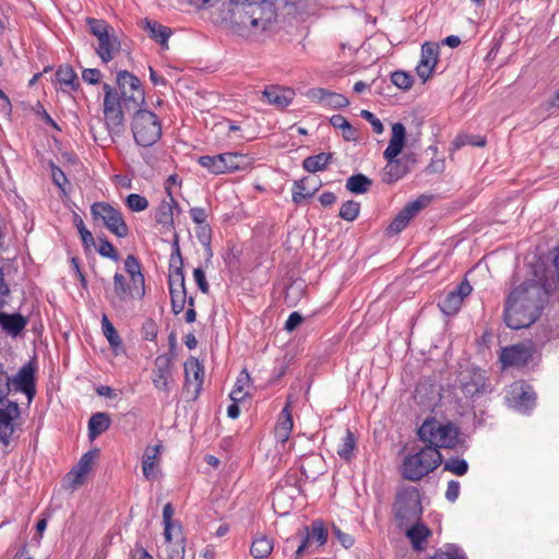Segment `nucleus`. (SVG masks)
Returning <instances> with one entry per match:
<instances>
[{"label":"nucleus","mask_w":559,"mask_h":559,"mask_svg":"<svg viewBox=\"0 0 559 559\" xmlns=\"http://www.w3.org/2000/svg\"><path fill=\"white\" fill-rule=\"evenodd\" d=\"M118 99L127 111L136 110L145 103L141 81L127 70L117 73Z\"/></svg>","instance_id":"obj_11"},{"label":"nucleus","mask_w":559,"mask_h":559,"mask_svg":"<svg viewBox=\"0 0 559 559\" xmlns=\"http://www.w3.org/2000/svg\"><path fill=\"white\" fill-rule=\"evenodd\" d=\"M277 427L287 429L289 431L293 430L294 424H293V417L290 412V402L287 401L284 408L282 409L278 419H277Z\"/></svg>","instance_id":"obj_51"},{"label":"nucleus","mask_w":559,"mask_h":559,"mask_svg":"<svg viewBox=\"0 0 559 559\" xmlns=\"http://www.w3.org/2000/svg\"><path fill=\"white\" fill-rule=\"evenodd\" d=\"M330 123L336 129H342L343 131H352V124L342 115H333L330 118Z\"/></svg>","instance_id":"obj_63"},{"label":"nucleus","mask_w":559,"mask_h":559,"mask_svg":"<svg viewBox=\"0 0 559 559\" xmlns=\"http://www.w3.org/2000/svg\"><path fill=\"white\" fill-rule=\"evenodd\" d=\"M51 179L61 190H64V186L69 183L62 169L53 164L51 165Z\"/></svg>","instance_id":"obj_58"},{"label":"nucleus","mask_w":559,"mask_h":559,"mask_svg":"<svg viewBox=\"0 0 559 559\" xmlns=\"http://www.w3.org/2000/svg\"><path fill=\"white\" fill-rule=\"evenodd\" d=\"M406 130L403 123L396 122L392 126V135L389 145L383 152L386 165L383 168L382 181L392 185L402 179L409 170L411 164L415 163L413 155L397 157L405 145Z\"/></svg>","instance_id":"obj_3"},{"label":"nucleus","mask_w":559,"mask_h":559,"mask_svg":"<svg viewBox=\"0 0 559 559\" xmlns=\"http://www.w3.org/2000/svg\"><path fill=\"white\" fill-rule=\"evenodd\" d=\"M309 534L310 538L316 539L319 546H323L328 540V530L322 521L312 522Z\"/></svg>","instance_id":"obj_46"},{"label":"nucleus","mask_w":559,"mask_h":559,"mask_svg":"<svg viewBox=\"0 0 559 559\" xmlns=\"http://www.w3.org/2000/svg\"><path fill=\"white\" fill-rule=\"evenodd\" d=\"M547 296V289L535 280L522 283L510 293L507 299L506 324L513 330L533 324L540 316Z\"/></svg>","instance_id":"obj_2"},{"label":"nucleus","mask_w":559,"mask_h":559,"mask_svg":"<svg viewBox=\"0 0 559 559\" xmlns=\"http://www.w3.org/2000/svg\"><path fill=\"white\" fill-rule=\"evenodd\" d=\"M227 158H229V173L245 170L251 165V158L245 154L227 152Z\"/></svg>","instance_id":"obj_39"},{"label":"nucleus","mask_w":559,"mask_h":559,"mask_svg":"<svg viewBox=\"0 0 559 559\" xmlns=\"http://www.w3.org/2000/svg\"><path fill=\"white\" fill-rule=\"evenodd\" d=\"M349 105V100L342 94L328 91L324 107L341 109Z\"/></svg>","instance_id":"obj_45"},{"label":"nucleus","mask_w":559,"mask_h":559,"mask_svg":"<svg viewBox=\"0 0 559 559\" xmlns=\"http://www.w3.org/2000/svg\"><path fill=\"white\" fill-rule=\"evenodd\" d=\"M124 270L128 273L131 282L145 285L144 275L141 271V263L135 255L129 254L127 257L124 260ZM135 287L139 288V285Z\"/></svg>","instance_id":"obj_34"},{"label":"nucleus","mask_w":559,"mask_h":559,"mask_svg":"<svg viewBox=\"0 0 559 559\" xmlns=\"http://www.w3.org/2000/svg\"><path fill=\"white\" fill-rule=\"evenodd\" d=\"M530 358V352L523 345H514L502 349L500 360L504 366H520Z\"/></svg>","instance_id":"obj_26"},{"label":"nucleus","mask_w":559,"mask_h":559,"mask_svg":"<svg viewBox=\"0 0 559 559\" xmlns=\"http://www.w3.org/2000/svg\"><path fill=\"white\" fill-rule=\"evenodd\" d=\"M473 288L467 281H463L454 290L449 292L438 302L440 310L447 314H455L463 302V299L472 293Z\"/></svg>","instance_id":"obj_17"},{"label":"nucleus","mask_w":559,"mask_h":559,"mask_svg":"<svg viewBox=\"0 0 559 559\" xmlns=\"http://www.w3.org/2000/svg\"><path fill=\"white\" fill-rule=\"evenodd\" d=\"M111 418L107 413L98 412L91 416L88 420V438L90 440L96 439L98 436L109 429Z\"/></svg>","instance_id":"obj_28"},{"label":"nucleus","mask_w":559,"mask_h":559,"mask_svg":"<svg viewBox=\"0 0 559 559\" xmlns=\"http://www.w3.org/2000/svg\"><path fill=\"white\" fill-rule=\"evenodd\" d=\"M87 474L88 473L86 471L81 469L75 464L66 476V479L68 481L67 488L76 489L78 487L83 485Z\"/></svg>","instance_id":"obj_41"},{"label":"nucleus","mask_w":559,"mask_h":559,"mask_svg":"<svg viewBox=\"0 0 559 559\" xmlns=\"http://www.w3.org/2000/svg\"><path fill=\"white\" fill-rule=\"evenodd\" d=\"M326 93H328V90L317 87V88L309 90L306 95L310 100L316 102V103L320 104L322 107H324Z\"/></svg>","instance_id":"obj_59"},{"label":"nucleus","mask_w":559,"mask_h":559,"mask_svg":"<svg viewBox=\"0 0 559 559\" xmlns=\"http://www.w3.org/2000/svg\"><path fill=\"white\" fill-rule=\"evenodd\" d=\"M98 39V48L96 53L99 56L104 63H108L114 59L115 52L120 49V41L114 33L108 32Z\"/></svg>","instance_id":"obj_25"},{"label":"nucleus","mask_w":559,"mask_h":559,"mask_svg":"<svg viewBox=\"0 0 559 559\" xmlns=\"http://www.w3.org/2000/svg\"><path fill=\"white\" fill-rule=\"evenodd\" d=\"M21 411L16 402L5 399L0 403V442L9 445L12 435L15 431L14 419L20 417Z\"/></svg>","instance_id":"obj_15"},{"label":"nucleus","mask_w":559,"mask_h":559,"mask_svg":"<svg viewBox=\"0 0 559 559\" xmlns=\"http://www.w3.org/2000/svg\"><path fill=\"white\" fill-rule=\"evenodd\" d=\"M444 471H449L457 476H463L468 471V464L465 460L460 457H450L443 466Z\"/></svg>","instance_id":"obj_44"},{"label":"nucleus","mask_w":559,"mask_h":559,"mask_svg":"<svg viewBox=\"0 0 559 559\" xmlns=\"http://www.w3.org/2000/svg\"><path fill=\"white\" fill-rule=\"evenodd\" d=\"M98 456V450L97 449H94V450H91V451H87L86 453H84L81 459L79 460V462L76 463V465L81 468V469H84L86 471L87 473L91 472L92 467H93V464L95 463V460L97 459Z\"/></svg>","instance_id":"obj_53"},{"label":"nucleus","mask_w":559,"mask_h":559,"mask_svg":"<svg viewBox=\"0 0 559 559\" xmlns=\"http://www.w3.org/2000/svg\"><path fill=\"white\" fill-rule=\"evenodd\" d=\"M273 550V542L266 536H259L253 539L250 548V554L255 559H264L270 556Z\"/></svg>","instance_id":"obj_33"},{"label":"nucleus","mask_w":559,"mask_h":559,"mask_svg":"<svg viewBox=\"0 0 559 559\" xmlns=\"http://www.w3.org/2000/svg\"><path fill=\"white\" fill-rule=\"evenodd\" d=\"M169 354L160 355L155 359L153 370L154 385L159 390H168V380L171 378V356L175 352V331L168 335Z\"/></svg>","instance_id":"obj_14"},{"label":"nucleus","mask_w":559,"mask_h":559,"mask_svg":"<svg viewBox=\"0 0 559 559\" xmlns=\"http://www.w3.org/2000/svg\"><path fill=\"white\" fill-rule=\"evenodd\" d=\"M86 23L90 26L91 34L94 35L96 38H99L108 32L114 31L112 27L109 24H107L104 20L87 17Z\"/></svg>","instance_id":"obj_43"},{"label":"nucleus","mask_w":559,"mask_h":559,"mask_svg":"<svg viewBox=\"0 0 559 559\" xmlns=\"http://www.w3.org/2000/svg\"><path fill=\"white\" fill-rule=\"evenodd\" d=\"M82 79L87 84H98L102 79V72L98 69H84L82 71Z\"/></svg>","instance_id":"obj_60"},{"label":"nucleus","mask_w":559,"mask_h":559,"mask_svg":"<svg viewBox=\"0 0 559 559\" xmlns=\"http://www.w3.org/2000/svg\"><path fill=\"white\" fill-rule=\"evenodd\" d=\"M393 512L400 528L419 522L423 507L418 488L412 486L401 487L396 492Z\"/></svg>","instance_id":"obj_8"},{"label":"nucleus","mask_w":559,"mask_h":559,"mask_svg":"<svg viewBox=\"0 0 559 559\" xmlns=\"http://www.w3.org/2000/svg\"><path fill=\"white\" fill-rule=\"evenodd\" d=\"M262 95L264 98H266L269 104L275 106L276 108L283 109L293 102L295 92L288 87L271 85L265 87Z\"/></svg>","instance_id":"obj_23"},{"label":"nucleus","mask_w":559,"mask_h":559,"mask_svg":"<svg viewBox=\"0 0 559 559\" xmlns=\"http://www.w3.org/2000/svg\"><path fill=\"white\" fill-rule=\"evenodd\" d=\"M473 145V146H484L486 144V141L481 136H473V135H461L457 136L454 141L455 147H461L463 145Z\"/></svg>","instance_id":"obj_55"},{"label":"nucleus","mask_w":559,"mask_h":559,"mask_svg":"<svg viewBox=\"0 0 559 559\" xmlns=\"http://www.w3.org/2000/svg\"><path fill=\"white\" fill-rule=\"evenodd\" d=\"M142 336L147 341H154L157 336V325L152 319L144 321L142 325Z\"/></svg>","instance_id":"obj_57"},{"label":"nucleus","mask_w":559,"mask_h":559,"mask_svg":"<svg viewBox=\"0 0 559 559\" xmlns=\"http://www.w3.org/2000/svg\"><path fill=\"white\" fill-rule=\"evenodd\" d=\"M442 462V454L435 447H424L404 457L401 474L403 478L417 481L433 472Z\"/></svg>","instance_id":"obj_6"},{"label":"nucleus","mask_w":559,"mask_h":559,"mask_svg":"<svg viewBox=\"0 0 559 559\" xmlns=\"http://www.w3.org/2000/svg\"><path fill=\"white\" fill-rule=\"evenodd\" d=\"M127 206L133 212H141L147 209L148 201L145 197L138 193H131L126 200Z\"/></svg>","instance_id":"obj_48"},{"label":"nucleus","mask_w":559,"mask_h":559,"mask_svg":"<svg viewBox=\"0 0 559 559\" xmlns=\"http://www.w3.org/2000/svg\"><path fill=\"white\" fill-rule=\"evenodd\" d=\"M333 534L345 548H349L354 545V537L342 532L337 526H333Z\"/></svg>","instance_id":"obj_64"},{"label":"nucleus","mask_w":559,"mask_h":559,"mask_svg":"<svg viewBox=\"0 0 559 559\" xmlns=\"http://www.w3.org/2000/svg\"><path fill=\"white\" fill-rule=\"evenodd\" d=\"M91 214L94 219H100L105 227L119 238L129 234V227L124 222L122 213L107 202H95L91 206Z\"/></svg>","instance_id":"obj_12"},{"label":"nucleus","mask_w":559,"mask_h":559,"mask_svg":"<svg viewBox=\"0 0 559 559\" xmlns=\"http://www.w3.org/2000/svg\"><path fill=\"white\" fill-rule=\"evenodd\" d=\"M249 381V373L246 370L241 371L235 383L233 391L229 394L230 400L233 402H241L246 397L247 393L245 392V386L248 384Z\"/></svg>","instance_id":"obj_38"},{"label":"nucleus","mask_w":559,"mask_h":559,"mask_svg":"<svg viewBox=\"0 0 559 559\" xmlns=\"http://www.w3.org/2000/svg\"><path fill=\"white\" fill-rule=\"evenodd\" d=\"M102 330L110 347L115 350L122 346V340L106 314L102 318Z\"/></svg>","instance_id":"obj_35"},{"label":"nucleus","mask_w":559,"mask_h":559,"mask_svg":"<svg viewBox=\"0 0 559 559\" xmlns=\"http://www.w3.org/2000/svg\"><path fill=\"white\" fill-rule=\"evenodd\" d=\"M28 324V318L21 313H7L0 311V326L10 336H19Z\"/></svg>","instance_id":"obj_24"},{"label":"nucleus","mask_w":559,"mask_h":559,"mask_svg":"<svg viewBox=\"0 0 559 559\" xmlns=\"http://www.w3.org/2000/svg\"><path fill=\"white\" fill-rule=\"evenodd\" d=\"M406 536L415 550H423V544L431 535V531L423 523L415 522L406 526Z\"/></svg>","instance_id":"obj_27"},{"label":"nucleus","mask_w":559,"mask_h":559,"mask_svg":"<svg viewBox=\"0 0 559 559\" xmlns=\"http://www.w3.org/2000/svg\"><path fill=\"white\" fill-rule=\"evenodd\" d=\"M193 277H194V281H195L199 289L202 293L207 294L210 286H209V283L206 281L205 273L203 272V270L200 267L194 269Z\"/></svg>","instance_id":"obj_61"},{"label":"nucleus","mask_w":559,"mask_h":559,"mask_svg":"<svg viewBox=\"0 0 559 559\" xmlns=\"http://www.w3.org/2000/svg\"><path fill=\"white\" fill-rule=\"evenodd\" d=\"M431 559H466L462 550L454 546H448L447 550H438Z\"/></svg>","instance_id":"obj_52"},{"label":"nucleus","mask_w":559,"mask_h":559,"mask_svg":"<svg viewBox=\"0 0 559 559\" xmlns=\"http://www.w3.org/2000/svg\"><path fill=\"white\" fill-rule=\"evenodd\" d=\"M460 388L466 397H474L483 394L486 388V377L484 371L473 369L462 373L460 380Z\"/></svg>","instance_id":"obj_20"},{"label":"nucleus","mask_w":559,"mask_h":559,"mask_svg":"<svg viewBox=\"0 0 559 559\" xmlns=\"http://www.w3.org/2000/svg\"><path fill=\"white\" fill-rule=\"evenodd\" d=\"M203 366L197 358H190L185 362V384L182 395L187 401H194L200 394L203 383Z\"/></svg>","instance_id":"obj_13"},{"label":"nucleus","mask_w":559,"mask_h":559,"mask_svg":"<svg viewBox=\"0 0 559 559\" xmlns=\"http://www.w3.org/2000/svg\"><path fill=\"white\" fill-rule=\"evenodd\" d=\"M360 212V203L354 200L346 201L340 209V217L347 222L355 221Z\"/></svg>","instance_id":"obj_40"},{"label":"nucleus","mask_w":559,"mask_h":559,"mask_svg":"<svg viewBox=\"0 0 559 559\" xmlns=\"http://www.w3.org/2000/svg\"><path fill=\"white\" fill-rule=\"evenodd\" d=\"M139 26L147 33L148 37L159 44L163 49H168V39L173 35V29L162 25L159 22L151 19H142Z\"/></svg>","instance_id":"obj_21"},{"label":"nucleus","mask_w":559,"mask_h":559,"mask_svg":"<svg viewBox=\"0 0 559 559\" xmlns=\"http://www.w3.org/2000/svg\"><path fill=\"white\" fill-rule=\"evenodd\" d=\"M36 368L29 361L24 365L16 376L11 380L15 390L24 393L27 396L28 402H32L36 394Z\"/></svg>","instance_id":"obj_18"},{"label":"nucleus","mask_w":559,"mask_h":559,"mask_svg":"<svg viewBox=\"0 0 559 559\" xmlns=\"http://www.w3.org/2000/svg\"><path fill=\"white\" fill-rule=\"evenodd\" d=\"M511 396L512 406L521 413H527L535 406L536 394L530 385H514Z\"/></svg>","instance_id":"obj_22"},{"label":"nucleus","mask_w":559,"mask_h":559,"mask_svg":"<svg viewBox=\"0 0 559 559\" xmlns=\"http://www.w3.org/2000/svg\"><path fill=\"white\" fill-rule=\"evenodd\" d=\"M356 448V438L354 433L347 429L342 443L338 445L337 454L341 459L349 461Z\"/></svg>","instance_id":"obj_37"},{"label":"nucleus","mask_w":559,"mask_h":559,"mask_svg":"<svg viewBox=\"0 0 559 559\" xmlns=\"http://www.w3.org/2000/svg\"><path fill=\"white\" fill-rule=\"evenodd\" d=\"M131 129L138 145L148 147L155 144L162 135V126L157 116L147 109L134 110Z\"/></svg>","instance_id":"obj_9"},{"label":"nucleus","mask_w":559,"mask_h":559,"mask_svg":"<svg viewBox=\"0 0 559 559\" xmlns=\"http://www.w3.org/2000/svg\"><path fill=\"white\" fill-rule=\"evenodd\" d=\"M175 186V174L168 176L165 181V195L159 201L158 205L154 209L153 221L154 227L160 235H171L170 239L166 241L170 245V267H173V261L175 259V231L173 230L175 218V195L173 194V188Z\"/></svg>","instance_id":"obj_5"},{"label":"nucleus","mask_w":559,"mask_h":559,"mask_svg":"<svg viewBox=\"0 0 559 559\" xmlns=\"http://www.w3.org/2000/svg\"><path fill=\"white\" fill-rule=\"evenodd\" d=\"M223 21H229L239 35H255L266 31L276 20V9L270 0H223Z\"/></svg>","instance_id":"obj_1"},{"label":"nucleus","mask_w":559,"mask_h":559,"mask_svg":"<svg viewBox=\"0 0 559 559\" xmlns=\"http://www.w3.org/2000/svg\"><path fill=\"white\" fill-rule=\"evenodd\" d=\"M332 159L331 153H319L304 159L302 167L308 173L324 170Z\"/></svg>","instance_id":"obj_31"},{"label":"nucleus","mask_w":559,"mask_h":559,"mask_svg":"<svg viewBox=\"0 0 559 559\" xmlns=\"http://www.w3.org/2000/svg\"><path fill=\"white\" fill-rule=\"evenodd\" d=\"M99 239V247L97 249L98 253L102 257L111 259L112 261H119L120 255L117 251V249L114 247V245L106 238H98Z\"/></svg>","instance_id":"obj_47"},{"label":"nucleus","mask_w":559,"mask_h":559,"mask_svg":"<svg viewBox=\"0 0 559 559\" xmlns=\"http://www.w3.org/2000/svg\"><path fill=\"white\" fill-rule=\"evenodd\" d=\"M438 55L439 46L437 44L425 43L421 46L420 61L416 67V72L424 82H426L430 78L438 62Z\"/></svg>","instance_id":"obj_19"},{"label":"nucleus","mask_w":559,"mask_h":559,"mask_svg":"<svg viewBox=\"0 0 559 559\" xmlns=\"http://www.w3.org/2000/svg\"><path fill=\"white\" fill-rule=\"evenodd\" d=\"M10 378L4 370L2 362L0 361V403H4L5 399L11 392Z\"/></svg>","instance_id":"obj_54"},{"label":"nucleus","mask_w":559,"mask_h":559,"mask_svg":"<svg viewBox=\"0 0 559 559\" xmlns=\"http://www.w3.org/2000/svg\"><path fill=\"white\" fill-rule=\"evenodd\" d=\"M104 121L105 128L108 131L110 140L114 141L116 136L123 134L124 126V111L122 105L119 104L118 92L108 83H104Z\"/></svg>","instance_id":"obj_10"},{"label":"nucleus","mask_w":559,"mask_h":559,"mask_svg":"<svg viewBox=\"0 0 559 559\" xmlns=\"http://www.w3.org/2000/svg\"><path fill=\"white\" fill-rule=\"evenodd\" d=\"M162 445L147 447L142 457V471L147 479H153L156 476L154 466L157 463L158 454Z\"/></svg>","instance_id":"obj_29"},{"label":"nucleus","mask_w":559,"mask_h":559,"mask_svg":"<svg viewBox=\"0 0 559 559\" xmlns=\"http://www.w3.org/2000/svg\"><path fill=\"white\" fill-rule=\"evenodd\" d=\"M173 515H174V508L171 502H167L164 506L163 510V523H164V537L165 543L167 544V548H170L171 538H173ZM168 551V549H166Z\"/></svg>","instance_id":"obj_36"},{"label":"nucleus","mask_w":559,"mask_h":559,"mask_svg":"<svg viewBox=\"0 0 559 559\" xmlns=\"http://www.w3.org/2000/svg\"><path fill=\"white\" fill-rule=\"evenodd\" d=\"M360 116L370 122L372 130L377 134H381L384 130L382 122L369 110H361Z\"/></svg>","instance_id":"obj_56"},{"label":"nucleus","mask_w":559,"mask_h":559,"mask_svg":"<svg viewBox=\"0 0 559 559\" xmlns=\"http://www.w3.org/2000/svg\"><path fill=\"white\" fill-rule=\"evenodd\" d=\"M460 483L457 480H450L445 490V498L450 502H455L460 495Z\"/></svg>","instance_id":"obj_62"},{"label":"nucleus","mask_w":559,"mask_h":559,"mask_svg":"<svg viewBox=\"0 0 559 559\" xmlns=\"http://www.w3.org/2000/svg\"><path fill=\"white\" fill-rule=\"evenodd\" d=\"M56 79L62 85L68 87L70 91H78L80 82L74 69L70 64L60 66L56 71Z\"/></svg>","instance_id":"obj_30"},{"label":"nucleus","mask_w":559,"mask_h":559,"mask_svg":"<svg viewBox=\"0 0 559 559\" xmlns=\"http://www.w3.org/2000/svg\"><path fill=\"white\" fill-rule=\"evenodd\" d=\"M372 186V180L362 174H356L347 178L346 189L356 194H362L369 191Z\"/></svg>","instance_id":"obj_32"},{"label":"nucleus","mask_w":559,"mask_h":559,"mask_svg":"<svg viewBox=\"0 0 559 559\" xmlns=\"http://www.w3.org/2000/svg\"><path fill=\"white\" fill-rule=\"evenodd\" d=\"M430 201L427 195H420L415 201L407 203L394 217L388 227L390 235H397L408 225L409 221L419 213Z\"/></svg>","instance_id":"obj_16"},{"label":"nucleus","mask_w":559,"mask_h":559,"mask_svg":"<svg viewBox=\"0 0 559 559\" xmlns=\"http://www.w3.org/2000/svg\"><path fill=\"white\" fill-rule=\"evenodd\" d=\"M417 435L426 447H435L437 450L454 449L459 442L460 429L451 423H442L437 418H427L418 428Z\"/></svg>","instance_id":"obj_4"},{"label":"nucleus","mask_w":559,"mask_h":559,"mask_svg":"<svg viewBox=\"0 0 559 559\" xmlns=\"http://www.w3.org/2000/svg\"><path fill=\"white\" fill-rule=\"evenodd\" d=\"M127 281L121 273L114 275V287L106 292V298L111 307L119 312L126 313L134 308V301H140L145 295V285Z\"/></svg>","instance_id":"obj_7"},{"label":"nucleus","mask_w":559,"mask_h":559,"mask_svg":"<svg viewBox=\"0 0 559 559\" xmlns=\"http://www.w3.org/2000/svg\"><path fill=\"white\" fill-rule=\"evenodd\" d=\"M221 157H219V154L217 155H213V156H210V155H204V156H201L199 158V164L206 168L210 173L214 174V175H219V174H223V170H222V162H221Z\"/></svg>","instance_id":"obj_42"},{"label":"nucleus","mask_w":559,"mask_h":559,"mask_svg":"<svg viewBox=\"0 0 559 559\" xmlns=\"http://www.w3.org/2000/svg\"><path fill=\"white\" fill-rule=\"evenodd\" d=\"M307 178H304L301 180L295 181L294 183V191H293V201L295 203H301L307 198H310L313 195V191H307L306 190V182Z\"/></svg>","instance_id":"obj_50"},{"label":"nucleus","mask_w":559,"mask_h":559,"mask_svg":"<svg viewBox=\"0 0 559 559\" xmlns=\"http://www.w3.org/2000/svg\"><path fill=\"white\" fill-rule=\"evenodd\" d=\"M392 83L401 90H409L413 85V78L411 74L403 71H395L391 75Z\"/></svg>","instance_id":"obj_49"}]
</instances>
